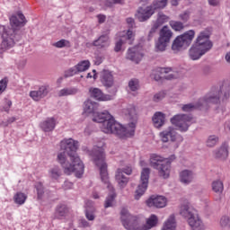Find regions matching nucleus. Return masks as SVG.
I'll return each mask as SVG.
<instances>
[{"mask_svg":"<svg viewBox=\"0 0 230 230\" xmlns=\"http://www.w3.org/2000/svg\"><path fill=\"white\" fill-rule=\"evenodd\" d=\"M195 179V174L190 170H183L180 172V181L182 184H191Z\"/></svg>","mask_w":230,"mask_h":230,"instance_id":"30","label":"nucleus"},{"mask_svg":"<svg viewBox=\"0 0 230 230\" xmlns=\"http://www.w3.org/2000/svg\"><path fill=\"white\" fill-rule=\"evenodd\" d=\"M155 11L154 8L150 5H147L146 8L145 7H138L136 13L135 17L139 22H146V21H149L154 15Z\"/></svg>","mask_w":230,"mask_h":230,"instance_id":"17","label":"nucleus"},{"mask_svg":"<svg viewBox=\"0 0 230 230\" xmlns=\"http://www.w3.org/2000/svg\"><path fill=\"white\" fill-rule=\"evenodd\" d=\"M76 150H78V141L73 138L61 140L60 152L58 154L57 161L61 164L66 175L75 173L77 179H82L84 166L78 157Z\"/></svg>","mask_w":230,"mask_h":230,"instance_id":"1","label":"nucleus"},{"mask_svg":"<svg viewBox=\"0 0 230 230\" xmlns=\"http://www.w3.org/2000/svg\"><path fill=\"white\" fill-rule=\"evenodd\" d=\"M98 102L87 100L84 102V111L88 114H93V121L101 124V129L105 134V128H109V119L107 116H111L109 111L98 112Z\"/></svg>","mask_w":230,"mask_h":230,"instance_id":"8","label":"nucleus"},{"mask_svg":"<svg viewBox=\"0 0 230 230\" xmlns=\"http://www.w3.org/2000/svg\"><path fill=\"white\" fill-rule=\"evenodd\" d=\"M181 109L184 112H191V110L195 109V105L191 103L184 104Z\"/></svg>","mask_w":230,"mask_h":230,"instance_id":"52","label":"nucleus"},{"mask_svg":"<svg viewBox=\"0 0 230 230\" xmlns=\"http://www.w3.org/2000/svg\"><path fill=\"white\" fill-rule=\"evenodd\" d=\"M173 37V32L168 26H164L159 31V38L155 43L156 51H166L170 40Z\"/></svg>","mask_w":230,"mask_h":230,"instance_id":"11","label":"nucleus"},{"mask_svg":"<svg viewBox=\"0 0 230 230\" xmlns=\"http://www.w3.org/2000/svg\"><path fill=\"white\" fill-rule=\"evenodd\" d=\"M191 121H193V117L191 115L177 114L171 118L172 125L177 127L180 132H188Z\"/></svg>","mask_w":230,"mask_h":230,"instance_id":"12","label":"nucleus"},{"mask_svg":"<svg viewBox=\"0 0 230 230\" xmlns=\"http://www.w3.org/2000/svg\"><path fill=\"white\" fill-rule=\"evenodd\" d=\"M26 199H28V196L22 192H17L13 197L15 204L19 206H22L26 202Z\"/></svg>","mask_w":230,"mask_h":230,"instance_id":"35","label":"nucleus"},{"mask_svg":"<svg viewBox=\"0 0 230 230\" xmlns=\"http://www.w3.org/2000/svg\"><path fill=\"white\" fill-rule=\"evenodd\" d=\"M55 127H57L55 118H48L45 121L40 123V128L43 132H53Z\"/></svg>","mask_w":230,"mask_h":230,"instance_id":"29","label":"nucleus"},{"mask_svg":"<svg viewBox=\"0 0 230 230\" xmlns=\"http://www.w3.org/2000/svg\"><path fill=\"white\" fill-rule=\"evenodd\" d=\"M157 30H159V23H155L148 32L147 40L154 39L155 33H157Z\"/></svg>","mask_w":230,"mask_h":230,"instance_id":"44","label":"nucleus"},{"mask_svg":"<svg viewBox=\"0 0 230 230\" xmlns=\"http://www.w3.org/2000/svg\"><path fill=\"white\" fill-rule=\"evenodd\" d=\"M85 217L87 220L93 222L96 218V208H94V203L92 200L85 202Z\"/></svg>","mask_w":230,"mask_h":230,"instance_id":"27","label":"nucleus"},{"mask_svg":"<svg viewBox=\"0 0 230 230\" xmlns=\"http://www.w3.org/2000/svg\"><path fill=\"white\" fill-rule=\"evenodd\" d=\"M78 73V69L76 68V66L68 69L66 74L65 76L66 78H68L69 76H75V75H76Z\"/></svg>","mask_w":230,"mask_h":230,"instance_id":"49","label":"nucleus"},{"mask_svg":"<svg viewBox=\"0 0 230 230\" xmlns=\"http://www.w3.org/2000/svg\"><path fill=\"white\" fill-rule=\"evenodd\" d=\"M123 44H128L129 46H132L134 44V32L130 30H128L126 33V35L119 38V40L115 43L114 52L119 53L121 51V47Z\"/></svg>","mask_w":230,"mask_h":230,"instance_id":"19","label":"nucleus"},{"mask_svg":"<svg viewBox=\"0 0 230 230\" xmlns=\"http://www.w3.org/2000/svg\"><path fill=\"white\" fill-rule=\"evenodd\" d=\"M220 94H223L222 102H227L230 98V82H224L220 90H211L198 102V107H208V105H219Z\"/></svg>","mask_w":230,"mask_h":230,"instance_id":"6","label":"nucleus"},{"mask_svg":"<svg viewBox=\"0 0 230 230\" xmlns=\"http://www.w3.org/2000/svg\"><path fill=\"white\" fill-rule=\"evenodd\" d=\"M126 22L128 24L129 28H136V22L134 21V18H127Z\"/></svg>","mask_w":230,"mask_h":230,"instance_id":"54","label":"nucleus"},{"mask_svg":"<svg viewBox=\"0 0 230 230\" xmlns=\"http://www.w3.org/2000/svg\"><path fill=\"white\" fill-rule=\"evenodd\" d=\"M78 73H83L84 71H87V69H89V67H91V63L89 62V60H84L82 61L80 63H78L75 66Z\"/></svg>","mask_w":230,"mask_h":230,"instance_id":"37","label":"nucleus"},{"mask_svg":"<svg viewBox=\"0 0 230 230\" xmlns=\"http://www.w3.org/2000/svg\"><path fill=\"white\" fill-rule=\"evenodd\" d=\"M220 226L223 230L230 229V217L229 216H223L220 219Z\"/></svg>","mask_w":230,"mask_h":230,"instance_id":"42","label":"nucleus"},{"mask_svg":"<svg viewBox=\"0 0 230 230\" xmlns=\"http://www.w3.org/2000/svg\"><path fill=\"white\" fill-rule=\"evenodd\" d=\"M150 179V169L144 168L140 175V184H138L135 191V200H139L145 195V191L148 189V181Z\"/></svg>","mask_w":230,"mask_h":230,"instance_id":"14","label":"nucleus"},{"mask_svg":"<svg viewBox=\"0 0 230 230\" xmlns=\"http://www.w3.org/2000/svg\"><path fill=\"white\" fill-rule=\"evenodd\" d=\"M78 93H80V90L76 87L63 88L58 92V96H75Z\"/></svg>","mask_w":230,"mask_h":230,"instance_id":"32","label":"nucleus"},{"mask_svg":"<svg viewBox=\"0 0 230 230\" xmlns=\"http://www.w3.org/2000/svg\"><path fill=\"white\" fill-rule=\"evenodd\" d=\"M93 46L98 48V49H105L111 46V39L109 35L102 34L97 40H93Z\"/></svg>","mask_w":230,"mask_h":230,"instance_id":"24","label":"nucleus"},{"mask_svg":"<svg viewBox=\"0 0 230 230\" xmlns=\"http://www.w3.org/2000/svg\"><path fill=\"white\" fill-rule=\"evenodd\" d=\"M69 213V208L65 204L58 205L56 208V211L54 214V218L57 220H62V218H65V217H67V214Z\"/></svg>","mask_w":230,"mask_h":230,"instance_id":"31","label":"nucleus"},{"mask_svg":"<svg viewBox=\"0 0 230 230\" xmlns=\"http://www.w3.org/2000/svg\"><path fill=\"white\" fill-rule=\"evenodd\" d=\"M177 223H175V216L172 215L165 222L162 230H175Z\"/></svg>","mask_w":230,"mask_h":230,"instance_id":"33","label":"nucleus"},{"mask_svg":"<svg viewBox=\"0 0 230 230\" xmlns=\"http://www.w3.org/2000/svg\"><path fill=\"white\" fill-rule=\"evenodd\" d=\"M167 202H168V200L166 199V197L159 196V195H152L146 201V206L148 208H156L158 209L166 208Z\"/></svg>","mask_w":230,"mask_h":230,"instance_id":"18","label":"nucleus"},{"mask_svg":"<svg viewBox=\"0 0 230 230\" xmlns=\"http://www.w3.org/2000/svg\"><path fill=\"white\" fill-rule=\"evenodd\" d=\"M6 87H8V78L4 77L0 81V93H4Z\"/></svg>","mask_w":230,"mask_h":230,"instance_id":"47","label":"nucleus"},{"mask_svg":"<svg viewBox=\"0 0 230 230\" xmlns=\"http://www.w3.org/2000/svg\"><path fill=\"white\" fill-rule=\"evenodd\" d=\"M64 188H65V190H71L73 188V182L65 181Z\"/></svg>","mask_w":230,"mask_h":230,"instance_id":"60","label":"nucleus"},{"mask_svg":"<svg viewBox=\"0 0 230 230\" xmlns=\"http://www.w3.org/2000/svg\"><path fill=\"white\" fill-rule=\"evenodd\" d=\"M122 173H126V175H132V167L127 166L123 169H121Z\"/></svg>","mask_w":230,"mask_h":230,"instance_id":"56","label":"nucleus"},{"mask_svg":"<svg viewBox=\"0 0 230 230\" xmlns=\"http://www.w3.org/2000/svg\"><path fill=\"white\" fill-rule=\"evenodd\" d=\"M179 17L182 22H188V21H190V11H185L184 13H181Z\"/></svg>","mask_w":230,"mask_h":230,"instance_id":"51","label":"nucleus"},{"mask_svg":"<svg viewBox=\"0 0 230 230\" xmlns=\"http://www.w3.org/2000/svg\"><path fill=\"white\" fill-rule=\"evenodd\" d=\"M202 74H203L205 76H208V75H211V66H205L202 68Z\"/></svg>","mask_w":230,"mask_h":230,"instance_id":"55","label":"nucleus"},{"mask_svg":"<svg viewBox=\"0 0 230 230\" xmlns=\"http://www.w3.org/2000/svg\"><path fill=\"white\" fill-rule=\"evenodd\" d=\"M49 93V86H40L37 91H31L30 93L31 98L34 100V102H40L42 98H46L48 93Z\"/></svg>","mask_w":230,"mask_h":230,"instance_id":"22","label":"nucleus"},{"mask_svg":"<svg viewBox=\"0 0 230 230\" xmlns=\"http://www.w3.org/2000/svg\"><path fill=\"white\" fill-rule=\"evenodd\" d=\"M210 6H218L220 4L219 0H208Z\"/></svg>","mask_w":230,"mask_h":230,"instance_id":"58","label":"nucleus"},{"mask_svg":"<svg viewBox=\"0 0 230 230\" xmlns=\"http://www.w3.org/2000/svg\"><path fill=\"white\" fill-rule=\"evenodd\" d=\"M18 17L13 15L10 17V26L0 25V35L2 37L1 49H10L15 46V42L21 40L19 26L26 24V17L22 13H18ZM19 19L21 21H19Z\"/></svg>","mask_w":230,"mask_h":230,"instance_id":"3","label":"nucleus"},{"mask_svg":"<svg viewBox=\"0 0 230 230\" xmlns=\"http://www.w3.org/2000/svg\"><path fill=\"white\" fill-rule=\"evenodd\" d=\"M103 62V58L102 56L95 57V66H100Z\"/></svg>","mask_w":230,"mask_h":230,"instance_id":"59","label":"nucleus"},{"mask_svg":"<svg viewBox=\"0 0 230 230\" xmlns=\"http://www.w3.org/2000/svg\"><path fill=\"white\" fill-rule=\"evenodd\" d=\"M36 190L38 193V199H42V195H44V186H42V183H38L36 185Z\"/></svg>","mask_w":230,"mask_h":230,"instance_id":"50","label":"nucleus"},{"mask_svg":"<svg viewBox=\"0 0 230 230\" xmlns=\"http://www.w3.org/2000/svg\"><path fill=\"white\" fill-rule=\"evenodd\" d=\"M115 181L118 182L120 190L127 188V184H128L129 178L123 174V171L121 169H118L115 174Z\"/></svg>","mask_w":230,"mask_h":230,"instance_id":"28","label":"nucleus"},{"mask_svg":"<svg viewBox=\"0 0 230 230\" xmlns=\"http://www.w3.org/2000/svg\"><path fill=\"white\" fill-rule=\"evenodd\" d=\"M128 87L130 89V91H132L133 93H136V91L139 90V80L133 78L128 82Z\"/></svg>","mask_w":230,"mask_h":230,"instance_id":"43","label":"nucleus"},{"mask_svg":"<svg viewBox=\"0 0 230 230\" xmlns=\"http://www.w3.org/2000/svg\"><path fill=\"white\" fill-rule=\"evenodd\" d=\"M159 137L161 138V141L163 143H168V141H172V143H175L177 139L180 137V141H182V137H181L177 133V129H175L173 127H168L162 132H160Z\"/></svg>","mask_w":230,"mask_h":230,"instance_id":"16","label":"nucleus"},{"mask_svg":"<svg viewBox=\"0 0 230 230\" xmlns=\"http://www.w3.org/2000/svg\"><path fill=\"white\" fill-rule=\"evenodd\" d=\"M97 19H98L100 24H103V22H105V19H107V17L103 14H99V15H97Z\"/></svg>","mask_w":230,"mask_h":230,"instance_id":"57","label":"nucleus"},{"mask_svg":"<svg viewBox=\"0 0 230 230\" xmlns=\"http://www.w3.org/2000/svg\"><path fill=\"white\" fill-rule=\"evenodd\" d=\"M170 26L174 31H181L184 30V23L182 22L171 21Z\"/></svg>","mask_w":230,"mask_h":230,"instance_id":"40","label":"nucleus"},{"mask_svg":"<svg viewBox=\"0 0 230 230\" xmlns=\"http://www.w3.org/2000/svg\"><path fill=\"white\" fill-rule=\"evenodd\" d=\"M152 121L155 128H161L166 123V115L161 111H156L152 117Z\"/></svg>","mask_w":230,"mask_h":230,"instance_id":"26","label":"nucleus"},{"mask_svg":"<svg viewBox=\"0 0 230 230\" xmlns=\"http://www.w3.org/2000/svg\"><path fill=\"white\" fill-rule=\"evenodd\" d=\"M166 4H168V0H154L149 6H152L154 12L155 13L156 10L165 8Z\"/></svg>","mask_w":230,"mask_h":230,"instance_id":"34","label":"nucleus"},{"mask_svg":"<svg viewBox=\"0 0 230 230\" xmlns=\"http://www.w3.org/2000/svg\"><path fill=\"white\" fill-rule=\"evenodd\" d=\"M175 161V155H172L169 158H164L156 154L150 156V165L155 170L158 171L159 177L162 179H168L170 172H172V162Z\"/></svg>","mask_w":230,"mask_h":230,"instance_id":"7","label":"nucleus"},{"mask_svg":"<svg viewBox=\"0 0 230 230\" xmlns=\"http://www.w3.org/2000/svg\"><path fill=\"white\" fill-rule=\"evenodd\" d=\"M120 220L125 229L128 230H141L137 223V217L130 215L127 208H122L120 211Z\"/></svg>","mask_w":230,"mask_h":230,"instance_id":"13","label":"nucleus"},{"mask_svg":"<svg viewBox=\"0 0 230 230\" xmlns=\"http://www.w3.org/2000/svg\"><path fill=\"white\" fill-rule=\"evenodd\" d=\"M94 164L99 167L101 180L110 191H114V187L109 181V172L107 171V163H105V150L103 147L94 146L93 150L89 152Z\"/></svg>","mask_w":230,"mask_h":230,"instance_id":"5","label":"nucleus"},{"mask_svg":"<svg viewBox=\"0 0 230 230\" xmlns=\"http://www.w3.org/2000/svg\"><path fill=\"white\" fill-rule=\"evenodd\" d=\"M49 177L54 179L55 181L58 180V178L60 177V175H62V171H60V167L58 166H54L52 167L49 171Z\"/></svg>","mask_w":230,"mask_h":230,"instance_id":"36","label":"nucleus"},{"mask_svg":"<svg viewBox=\"0 0 230 230\" xmlns=\"http://www.w3.org/2000/svg\"><path fill=\"white\" fill-rule=\"evenodd\" d=\"M164 21H166V15L159 13H158V17H157V20L156 22H155V24H159V28L160 26H163V24H164Z\"/></svg>","mask_w":230,"mask_h":230,"instance_id":"48","label":"nucleus"},{"mask_svg":"<svg viewBox=\"0 0 230 230\" xmlns=\"http://www.w3.org/2000/svg\"><path fill=\"white\" fill-rule=\"evenodd\" d=\"M66 42H67V40H60L57 41L56 43H54L53 46L55 48H66Z\"/></svg>","mask_w":230,"mask_h":230,"instance_id":"53","label":"nucleus"},{"mask_svg":"<svg viewBox=\"0 0 230 230\" xmlns=\"http://www.w3.org/2000/svg\"><path fill=\"white\" fill-rule=\"evenodd\" d=\"M114 200H116V194L114 192L109 194L104 201V208H112Z\"/></svg>","mask_w":230,"mask_h":230,"instance_id":"41","label":"nucleus"},{"mask_svg":"<svg viewBox=\"0 0 230 230\" xmlns=\"http://www.w3.org/2000/svg\"><path fill=\"white\" fill-rule=\"evenodd\" d=\"M214 155L216 159L226 160L229 157V143L224 142L220 148L214 151Z\"/></svg>","mask_w":230,"mask_h":230,"instance_id":"23","label":"nucleus"},{"mask_svg":"<svg viewBox=\"0 0 230 230\" xmlns=\"http://www.w3.org/2000/svg\"><path fill=\"white\" fill-rule=\"evenodd\" d=\"M101 82L104 87H106L108 93L111 96H116V93H118V87L114 85V76L112 75V72L109 70H103L101 75Z\"/></svg>","mask_w":230,"mask_h":230,"instance_id":"15","label":"nucleus"},{"mask_svg":"<svg viewBox=\"0 0 230 230\" xmlns=\"http://www.w3.org/2000/svg\"><path fill=\"white\" fill-rule=\"evenodd\" d=\"M170 71H172V68L170 67L158 68L153 74L154 80H155V82H163V80H173V78H176V76L173 74L168 75Z\"/></svg>","mask_w":230,"mask_h":230,"instance_id":"20","label":"nucleus"},{"mask_svg":"<svg viewBox=\"0 0 230 230\" xmlns=\"http://www.w3.org/2000/svg\"><path fill=\"white\" fill-rule=\"evenodd\" d=\"M157 216L151 215V217L146 221L147 226H149V229H151V227H155V226H157Z\"/></svg>","mask_w":230,"mask_h":230,"instance_id":"46","label":"nucleus"},{"mask_svg":"<svg viewBox=\"0 0 230 230\" xmlns=\"http://www.w3.org/2000/svg\"><path fill=\"white\" fill-rule=\"evenodd\" d=\"M180 214L187 219L192 230H206L204 223H202V220L199 217V214H197V210L193 207H190L189 205L181 206Z\"/></svg>","mask_w":230,"mask_h":230,"instance_id":"9","label":"nucleus"},{"mask_svg":"<svg viewBox=\"0 0 230 230\" xmlns=\"http://www.w3.org/2000/svg\"><path fill=\"white\" fill-rule=\"evenodd\" d=\"M195 39V31L190 30L183 34L177 36L172 44V49L174 53H179L182 49H186L193 42Z\"/></svg>","mask_w":230,"mask_h":230,"instance_id":"10","label":"nucleus"},{"mask_svg":"<svg viewBox=\"0 0 230 230\" xmlns=\"http://www.w3.org/2000/svg\"><path fill=\"white\" fill-rule=\"evenodd\" d=\"M110 4H123V0H110Z\"/></svg>","mask_w":230,"mask_h":230,"instance_id":"62","label":"nucleus"},{"mask_svg":"<svg viewBox=\"0 0 230 230\" xmlns=\"http://www.w3.org/2000/svg\"><path fill=\"white\" fill-rule=\"evenodd\" d=\"M226 60L230 64V52H227L226 55Z\"/></svg>","mask_w":230,"mask_h":230,"instance_id":"64","label":"nucleus"},{"mask_svg":"<svg viewBox=\"0 0 230 230\" xmlns=\"http://www.w3.org/2000/svg\"><path fill=\"white\" fill-rule=\"evenodd\" d=\"M213 48V42L209 40V32L203 31L199 32L194 44L189 50V56L191 60H199Z\"/></svg>","mask_w":230,"mask_h":230,"instance_id":"4","label":"nucleus"},{"mask_svg":"<svg viewBox=\"0 0 230 230\" xmlns=\"http://www.w3.org/2000/svg\"><path fill=\"white\" fill-rule=\"evenodd\" d=\"M171 4L172 6H179V0H171Z\"/></svg>","mask_w":230,"mask_h":230,"instance_id":"63","label":"nucleus"},{"mask_svg":"<svg viewBox=\"0 0 230 230\" xmlns=\"http://www.w3.org/2000/svg\"><path fill=\"white\" fill-rule=\"evenodd\" d=\"M15 119H15V117H11V118H9V119H7V121L5 122V127H8V125L13 123V121H15Z\"/></svg>","mask_w":230,"mask_h":230,"instance_id":"61","label":"nucleus"},{"mask_svg":"<svg viewBox=\"0 0 230 230\" xmlns=\"http://www.w3.org/2000/svg\"><path fill=\"white\" fill-rule=\"evenodd\" d=\"M218 141H219L218 137L215 135H211L207 139V146H208V148H213V146H217V145L218 144Z\"/></svg>","mask_w":230,"mask_h":230,"instance_id":"39","label":"nucleus"},{"mask_svg":"<svg viewBox=\"0 0 230 230\" xmlns=\"http://www.w3.org/2000/svg\"><path fill=\"white\" fill-rule=\"evenodd\" d=\"M126 58L135 62V64H139L143 58V53L139 51L137 47L129 48L127 51Z\"/></svg>","mask_w":230,"mask_h":230,"instance_id":"21","label":"nucleus"},{"mask_svg":"<svg viewBox=\"0 0 230 230\" xmlns=\"http://www.w3.org/2000/svg\"><path fill=\"white\" fill-rule=\"evenodd\" d=\"M212 190L220 195L224 191V183L221 181L212 182Z\"/></svg>","mask_w":230,"mask_h":230,"instance_id":"38","label":"nucleus"},{"mask_svg":"<svg viewBox=\"0 0 230 230\" xmlns=\"http://www.w3.org/2000/svg\"><path fill=\"white\" fill-rule=\"evenodd\" d=\"M125 116L129 120L128 127H125L116 121L112 115H107L109 119L108 128H105V134H115L118 137H130L136 134V123H137V111L134 106H129Z\"/></svg>","mask_w":230,"mask_h":230,"instance_id":"2","label":"nucleus"},{"mask_svg":"<svg viewBox=\"0 0 230 230\" xmlns=\"http://www.w3.org/2000/svg\"><path fill=\"white\" fill-rule=\"evenodd\" d=\"M89 93H90L91 98H93L98 102H107L108 100H111V95L103 94V92H102V90L99 88L92 87L89 89Z\"/></svg>","mask_w":230,"mask_h":230,"instance_id":"25","label":"nucleus"},{"mask_svg":"<svg viewBox=\"0 0 230 230\" xmlns=\"http://www.w3.org/2000/svg\"><path fill=\"white\" fill-rule=\"evenodd\" d=\"M165 97H166V93H164V91L158 92L153 96V102H155V103H159V102H162V100H164Z\"/></svg>","mask_w":230,"mask_h":230,"instance_id":"45","label":"nucleus"}]
</instances>
